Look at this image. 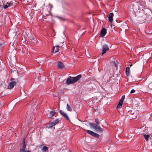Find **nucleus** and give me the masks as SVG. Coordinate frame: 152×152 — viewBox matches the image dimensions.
I'll return each instance as SVG.
<instances>
[{
    "label": "nucleus",
    "mask_w": 152,
    "mask_h": 152,
    "mask_svg": "<svg viewBox=\"0 0 152 152\" xmlns=\"http://www.w3.org/2000/svg\"><path fill=\"white\" fill-rule=\"evenodd\" d=\"M54 125H55L54 124L53 122H52V123L49 124V127L51 128Z\"/></svg>",
    "instance_id": "5701e85b"
},
{
    "label": "nucleus",
    "mask_w": 152,
    "mask_h": 152,
    "mask_svg": "<svg viewBox=\"0 0 152 152\" xmlns=\"http://www.w3.org/2000/svg\"><path fill=\"white\" fill-rule=\"evenodd\" d=\"M81 77V76L80 75H79L76 77L69 76L65 82L67 84H73L79 80Z\"/></svg>",
    "instance_id": "f03ea898"
},
{
    "label": "nucleus",
    "mask_w": 152,
    "mask_h": 152,
    "mask_svg": "<svg viewBox=\"0 0 152 152\" xmlns=\"http://www.w3.org/2000/svg\"><path fill=\"white\" fill-rule=\"evenodd\" d=\"M125 95H123V96H122V97H121V99H120V100H121H121H122V101H123V102L124 100V99H125Z\"/></svg>",
    "instance_id": "393cba45"
},
{
    "label": "nucleus",
    "mask_w": 152,
    "mask_h": 152,
    "mask_svg": "<svg viewBox=\"0 0 152 152\" xmlns=\"http://www.w3.org/2000/svg\"><path fill=\"white\" fill-rule=\"evenodd\" d=\"M58 67V68H64V66L63 63L59 61L58 62L57 64Z\"/></svg>",
    "instance_id": "f8f14e48"
},
{
    "label": "nucleus",
    "mask_w": 152,
    "mask_h": 152,
    "mask_svg": "<svg viewBox=\"0 0 152 152\" xmlns=\"http://www.w3.org/2000/svg\"><path fill=\"white\" fill-rule=\"evenodd\" d=\"M136 116H132V118H135V117H136Z\"/></svg>",
    "instance_id": "c85d7f7f"
},
{
    "label": "nucleus",
    "mask_w": 152,
    "mask_h": 152,
    "mask_svg": "<svg viewBox=\"0 0 152 152\" xmlns=\"http://www.w3.org/2000/svg\"><path fill=\"white\" fill-rule=\"evenodd\" d=\"M14 80V78H11V80L12 81H13V80Z\"/></svg>",
    "instance_id": "c756f323"
},
{
    "label": "nucleus",
    "mask_w": 152,
    "mask_h": 152,
    "mask_svg": "<svg viewBox=\"0 0 152 152\" xmlns=\"http://www.w3.org/2000/svg\"><path fill=\"white\" fill-rule=\"evenodd\" d=\"M115 66H117V64H115Z\"/></svg>",
    "instance_id": "7c9ffc66"
},
{
    "label": "nucleus",
    "mask_w": 152,
    "mask_h": 152,
    "mask_svg": "<svg viewBox=\"0 0 152 152\" xmlns=\"http://www.w3.org/2000/svg\"><path fill=\"white\" fill-rule=\"evenodd\" d=\"M109 49V48L107 45H103L102 48V55H103Z\"/></svg>",
    "instance_id": "39448f33"
},
{
    "label": "nucleus",
    "mask_w": 152,
    "mask_h": 152,
    "mask_svg": "<svg viewBox=\"0 0 152 152\" xmlns=\"http://www.w3.org/2000/svg\"><path fill=\"white\" fill-rule=\"evenodd\" d=\"M20 152H31V151L29 150L25 151V150L20 151Z\"/></svg>",
    "instance_id": "a878e982"
},
{
    "label": "nucleus",
    "mask_w": 152,
    "mask_h": 152,
    "mask_svg": "<svg viewBox=\"0 0 152 152\" xmlns=\"http://www.w3.org/2000/svg\"><path fill=\"white\" fill-rule=\"evenodd\" d=\"M129 67H127L126 70V74L127 76H129Z\"/></svg>",
    "instance_id": "4468645a"
},
{
    "label": "nucleus",
    "mask_w": 152,
    "mask_h": 152,
    "mask_svg": "<svg viewBox=\"0 0 152 152\" xmlns=\"http://www.w3.org/2000/svg\"><path fill=\"white\" fill-rule=\"evenodd\" d=\"M135 91L134 90V89H132L130 91V93L131 94H132V93H134Z\"/></svg>",
    "instance_id": "cd10ccee"
},
{
    "label": "nucleus",
    "mask_w": 152,
    "mask_h": 152,
    "mask_svg": "<svg viewBox=\"0 0 152 152\" xmlns=\"http://www.w3.org/2000/svg\"><path fill=\"white\" fill-rule=\"evenodd\" d=\"M66 108L68 111H71L72 110V108L70 107V106L68 104H66Z\"/></svg>",
    "instance_id": "2eb2a0df"
},
{
    "label": "nucleus",
    "mask_w": 152,
    "mask_h": 152,
    "mask_svg": "<svg viewBox=\"0 0 152 152\" xmlns=\"http://www.w3.org/2000/svg\"><path fill=\"white\" fill-rule=\"evenodd\" d=\"M132 65V64H131L130 65V66H131Z\"/></svg>",
    "instance_id": "2f4dec72"
},
{
    "label": "nucleus",
    "mask_w": 152,
    "mask_h": 152,
    "mask_svg": "<svg viewBox=\"0 0 152 152\" xmlns=\"http://www.w3.org/2000/svg\"><path fill=\"white\" fill-rule=\"evenodd\" d=\"M107 33V30L105 28H103L100 32V36L103 37Z\"/></svg>",
    "instance_id": "6e6552de"
},
{
    "label": "nucleus",
    "mask_w": 152,
    "mask_h": 152,
    "mask_svg": "<svg viewBox=\"0 0 152 152\" xmlns=\"http://www.w3.org/2000/svg\"><path fill=\"white\" fill-rule=\"evenodd\" d=\"M56 112L54 111H52L50 112V114L51 117H53L54 116V115L56 114Z\"/></svg>",
    "instance_id": "6ab92c4d"
},
{
    "label": "nucleus",
    "mask_w": 152,
    "mask_h": 152,
    "mask_svg": "<svg viewBox=\"0 0 152 152\" xmlns=\"http://www.w3.org/2000/svg\"><path fill=\"white\" fill-rule=\"evenodd\" d=\"M88 134L91 135L96 137H99V135L98 134L95 133L93 131L88 130H84Z\"/></svg>",
    "instance_id": "20e7f679"
},
{
    "label": "nucleus",
    "mask_w": 152,
    "mask_h": 152,
    "mask_svg": "<svg viewBox=\"0 0 152 152\" xmlns=\"http://www.w3.org/2000/svg\"><path fill=\"white\" fill-rule=\"evenodd\" d=\"M53 7V6L50 5V4H49V11H48V13L49 14H50V10H51V8H52Z\"/></svg>",
    "instance_id": "412c9836"
},
{
    "label": "nucleus",
    "mask_w": 152,
    "mask_h": 152,
    "mask_svg": "<svg viewBox=\"0 0 152 152\" xmlns=\"http://www.w3.org/2000/svg\"><path fill=\"white\" fill-rule=\"evenodd\" d=\"M113 14L112 12L110 13L108 16V20L109 21L112 23L113 21Z\"/></svg>",
    "instance_id": "9b49d317"
},
{
    "label": "nucleus",
    "mask_w": 152,
    "mask_h": 152,
    "mask_svg": "<svg viewBox=\"0 0 152 152\" xmlns=\"http://www.w3.org/2000/svg\"><path fill=\"white\" fill-rule=\"evenodd\" d=\"M27 143L25 142L24 140H23L22 142L20 145V151L25 150L26 148Z\"/></svg>",
    "instance_id": "423d86ee"
},
{
    "label": "nucleus",
    "mask_w": 152,
    "mask_h": 152,
    "mask_svg": "<svg viewBox=\"0 0 152 152\" xmlns=\"http://www.w3.org/2000/svg\"><path fill=\"white\" fill-rule=\"evenodd\" d=\"M58 18L59 19H60L61 20H65V19L63 17H58Z\"/></svg>",
    "instance_id": "bb28decb"
},
{
    "label": "nucleus",
    "mask_w": 152,
    "mask_h": 152,
    "mask_svg": "<svg viewBox=\"0 0 152 152\" xmlns=\"http://www.w3.org/2000/svg\"><path fill=\"white\" fill-rule=\"evenodd\" d=\"M59 121L58 120H56L54 121L53 122L54 124V125H56V124H57Z\"/></svg>",
    "instance_id": "b1692460"
},
{
    "label": "nucleus",
    "mask_w": 152,
    "mask_h": 152,
    "mask_svg": "<svg viewBox=\"0 0 152 152\" xmlns=\"http://www.w3.org/2000/svg\"><path fill=\"white\" fill-rule=\"evenodd\" d=\"M95 121L96 124L94 123H90L89 125L90 127L93 128L96 131L99 132H102L103 131V129L100 126L98 125L100 124L99 120L98 118H96Z\"/></svg>",
    "instance_id": "f257e3e1"
},
{
    "label": "nucleus",
    "mask_w": 152,
    "mask_h": 152,
    "mask_svg": "<svg viewBox=\"0 0 152 152\" xmlns=\"http://www.w3.org/2000/svg\"><path fill=\"white\" fill-rule=\"evenodd\" d=\"M123 101H122V100H120L117 106V108L120 107H122V104L123 103Z\"/></svg>",
    "instance_id": "a211bd4d"
},
{
    "label": "nucleus",
    "mask_w": 152,
    "mask_h": 152,
    "mask_svg": "<svg viewBox=\"0 0 152 152\" xmlns=\"http://www.w3.org/2000/svg\"><path fill=\"white\" fill-rule=\"evenodd\" d=\"M48 150V148L46 146H43L42 148V150L43 151V152H45L46 151H47Z\"/></svg>",
    "instance_id": "f3484780"
},
{
    "label": "nucleus",
    "mask_w": 152,
    "mask_h": 152,
    "mask_svg": "<svg viewBox=\"0 0 152 152\" xmlns=\"http://www.w3.org/2000/svg\"><path fill=\"white\" fill-rule=\"evenodd\" d=\"M11 5H12V4L11 3H7L6 5H3V7L4 9H6L8 7L10 6Z\"/></svg>",
    "instance_id": "ddd939ff"
},
{
    "label": "nucleus",
    "mask_w": 152,
    "mask_h": 152,
    "mask_svg": "<svg viewBox=\"0 0 152 152\" xmlns=\"http://www.w3.org/2000/svg\"><path fill=\"white\" fill-rule=\"evenodd\" d=\"M16 84V82L13 81L9 83L8 86V87L9 89H11L13 88L14 86Z\"/></svg>",
    "instance_id": "1a4fd4ad"
},
{
    "label": "nucleus",
    "mask_w": 152,
    "mask_h": 152,
    "mask_svg": "<svg viewBox=\"0 0 152 152\" xmlns=\"http://www.w3.org/2000/svg\"><path fill=\"white\" fill-rule=\"evenodd\" d=\"M140 6L141 5L140 2H136L134 3H131L129 7V9L132 11L137 10H140Z\"/></svg>",
    "instance_id": "7ed1b4c3"
},
{
    "label": "nucleus",
    "mask_w": 152,
    "mask_h": 152,
    "mask_svg": "<svg viewBox=\"0 0 152 152\" xmlns=\"http://www.w3.org/2000/svg\"><path fill=\"white\" fill-rule=\"evenodd\" d=\"M128 115H133L134 114L132 112L131 110L129 111L127 113Z\"/></svg>",
    "instance_id": "aec40b11"
},
{
    "label": "nucleus",
    "mask_w": 152,
    "mask_h": 152,
    "mask_svg": "<svg viewBox=\"0 0 152 152\" xmlns=\"http://www.w3.org/2000/svg\"><path fill=\"white\" fill-rule=\"evenodd\" d=\"M60 113L66 119L69 120V118L68 117L66 114L64 113L63 111L60 110L59 111Z\"/></svg>",
    "instance_id": "9d476101"
},
{
    "label": "nucleus",
    "mask_w": 152,
    "mask_h": 152,
    "mask_svg": "<svg viewBox=\"0 0 152 152\" xmlns=\"http://www.w3.org/2000/svg\"><path fill=\"white\" fill-rule=\"evenodd\" d=\"M60 46L59 45L56 46H53L52 49V52L53 53H56L58 52L59 50Z\"/></svg>",
    "instance_id": "0eeeda50"
},
{
    "label": "nucleus",
    "mask_w": 152,
    "mask_h": 152,
    "mask_svg": "<svg viewBox=\"0 0 152 152\" xmlns=\"http://www.w3.org/2000/svg\"><path fill=\"white\" fill-rule=\"evenodd\" d=\"M32 43H35L37 42L36 39L35 40L34 39H31V41H30Z\"/></svg>",
    "instance_id": "4be33fe9"
},
{
    "label": "nucleus",
    "mask_w": 152,
    "mask_h": 152,
    "mask_svg": "<svg viewBox=\"0 0 152 152\" xmlns=\"http://www.w3.org/2000/svg\"><path fill=\"white\" fill-rule=\"evenodd\" d=\"M143 136L146 140L147 141H148V138L150 136V135L144 134L143 135Z\"/></svg>",
    "instance_id": "dca6fc26"
}]
</instances>
